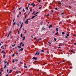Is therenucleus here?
<instances>
[{
    "label": "nucleus",
    "instance_id": "f257e3e1",
    "mask_svg": "<svg viewBox=\"0 0 76 76\" xmlns=\"http://www.w3.org/2000/svg\"><path fill=\"white\" fill-rule=\"evenodd\" d=\"M33 59H34V60H36L37 59V58L35 57H34L33 58Z\"/></svg>",
    "mask_w": 76,
    "mask_h": 76
},
{
    "label": "nucleus",
    "instance_id": "f03ea898",
    "mask_svg": "<svg viewBox=\"0 0 76 76\" xmlns=\"http://www.w3.org/2000/svg\"><path fill=\"white\" fill-rule=\"evenodd\" d=\"M39 9H41V8H42V6H41V5H39Z\"/></svg>",
    "mask_w": 76,
    "mask_h": 76
},
{
    "label": "nucleus",
    "instance_id": "7ed1b4c3",
    "mask_svg": "<svg viewBox=\"0 0 76 76\" xmlns=\"http://www.w3.org/2000/svg\"><path fill=\"white\" fill-rule=\"evenodd\" d=\"M37 16V15H36L35 16H33L31 18V19H33L35 16Z\"/></svg>",
    "mask_w": 76,
    "mask_h": 76
},
{
    "label": "nucleus",
    "instance_id": "20e7f679",
    "mask_svg": "<svg viewBox=\"0 0 76 76\" xmlns=\"http://www.w3.org/2000/svg\"><path fill=\"white\" fill-rule=\"evenodd\" d=\"M25 23L28 24V20H27L25 22Z\"/></svg>",
    "mask_w": 76,
    "mask_h": 76
},
{
    "label": "nucleus",
    "instance_id": "39448f33",
    "mask_svg": "<svg viewBox=\"0 0 76 76\" xmlns=\"http://www.w3.org/2000/svg\"><path fill=\"white\" fill-rule=\"evenodd\" d=\"M10 33H11V31H10V32L8 34V36H7V37H9V35H10Z\"/></svg>",
    "mask_w": 76,
    "mask_h": 76
},
{
    "label": "nucleus",
    "instance_id": "423d86ee",
    "mask_svg": "<svg viewBox=\"0 0 76 76\" xmlns=\"http://www.w3.org/2000/svg\"><path fill=\"white\" fill-rule=\"evenodd\" d=\"M52 26H53L51 24V25H50V26H49V28H52Z\"/></svg>",
    "mask_w": 76,
    "mask_h": 76
},
{
    "label": "nucleus",
    "instance_id": "0eeeda50",
    "mask_svg": "<svg viewBox=\"0 0 76 76\" xmlns=\"http://www.w3.org/2000/svg\"><path fill=\"white\" fill-rule=\"evenodd\" d=\"M42 30H44V29H45V27H43L42 28Z\"/></svg>",
    "mask_w": 76,
    "mask_h": 76
},
{
    "label": "nucleus",
    "instance_id": "6e6552de",
    "mask_svg": "<svg viewBox=\"0 0 76 76\" xmlns=\"http://www.w3.org/2000/svg\"><path fill=\"white\" fill-rule=\"evenodd\" d=\"M25 36H24L23 37V41H24V40H25Z\"/></svg>",
    "mask_w": 76,
    "mask_h": 76
},
{
    "label": "nucleus",
    "instance_id": "1a4fd4ad",
    "mask_svg": "<svg viewBox=\"0 0 76 76\" xmlns=\"http://www.w3.org/2000/svg\"><path fill=\"white\" fill-rule=\"evenodd\" d=\"M12 72V70H10V71H9L8 73H10Z\"/></svg>",
    "mask_w": 76,
    "mask_h": 76
},
{
    "label": "nucleus",
    "instance_id": "9d476101",
    "mask_svg": "<svg viewBox=\"0 0 76 76\" xmlns=\"http://www.w3.org/2000/svg\"><path fill=\"white\" fill-rule=\"evenodd\" d=\"M58 28H56V31L57 32H58Z\"/></svg>",
    "mask_w": 76,
    "mask_h": 76
},
{
    "label": "nucleus",
    "instance_id": "9b49d317",
    "mask_svg": "<svg viewBox=\"0 0 76 76\" xmlns=\"http://www.w3.org/2000/svg\"><path fill=\"white\" fill-rule=\"evenodd\" d=\"M4 50H3L1 52V53H3L4 54V53H5V52H4Z\"/></svg>",
    "mask_w": 76,
    "mask_h": 76
},
{
    "label": "nucleus",
    "instance_id": "f8f14e48",
    "mask_svg": "<svg viewBox=\"0 0 76 76\" xmlns=\"http://www.w3.org/2000/svg\"><path fill=\"white\" fill-rule=\"evenodd\" d=\"M20 64H23V62H20Z\"/></svg>",
    "mask_w": 76,
    "mask_h": 76
},
{
    "label": "nucleus",
    "instance_id": "ddd939ff",
    "mask_svg": "<svg viewBox=\"0 0 76 76\" xmlns=\"http://www.w3.org/2000/svg\"><path fill=\"white\" fill-rule=\"evenodd\" d=\"M24 34H26V30H25Z\"/></svg>",
    "mask_w": 76,
    "mask_h": 76
},
{
    "label": "nucleus",
    "instance_id": "4468645a",
    "mask_svg": "<svg viewBox=\"0 0 76 76\" xmlns=\"http://www.w3.org/2000/svg\"><path fill=\"white\" fill-rule=\"evenodd\" d=\"M37 54L38 55V52H37L35 54V55H37Z\"/></svg>",
    "mask_w": 76,
    "mask_h": 76
},
{
    "label": "nucleus",
    "instance_id": "2eb2a0df",
    "mask_svg": "<svg viewBox=\"0 0 76 76\" xmlns=\"http://www.w3.org/2000/svg\"><path fill=\"white\" fill-rule=\"evenodd\" d=\"M6 66H7V65H5L4 66V69H5V68H6Z\"/></svg>",
    "mask_w": 76,
    "mask_h": 76
},
{
    "label": "nucleus",
    "instance_id": "dca6fc26",
    "mask_svg": "<svg viewBox=\"0 0 76 76\" xmlns=\"http://www.w3.org/2000/svg\"><path fill=\"white\" fill-rule=\"evenodd\" d=\"M58 32H57V33H56L55 35H57V34H58Z\"/></svg>",
    "mask_w": 76,
    "mask_h": 76
},
{
    "label": "nucleus",
    "instance_id": "f3484780",
    "mask_svg": "<svg viewBox=\"0 0 76 76\" xmlns=\"http://www.w3.org/2000/svg\"><path fill=\"white\" fill-rule=\"evenodd\" d=\"M42 23H43V22H41L40 23V24L41 25H42Z\"/></svg>",
    "mask_w": 76,
    "mask_h": 76
},
{
    "label": "nucleus",
    "instance_id": "a211bd4d",
    "mask_svg": "<svg viewBox=\"0 0 76 76\" xmlns=\"http://www.w3.org/2000/svg\"><path fill=\"white\" fill-rule=\"evenodd\" d=\"M15 45H16L15 44H14V45H12V47H14V46H15Z\"/></svg>",
    "mask_w": 76,
    "mask_h": 76
},
{
    "label": "nucleus",
    "instance_id": "6ab92c4d",
    "mask_svg": "<svg viewBox=\"0 0 76 76\" xmlns=\"http://www.w3.org/2000/svg\"><path fill=\"white\" fill-rule=\"evenodd\" d=\"M42 38H40L38 39V41H39V40H41Z\"/></svg>",
    "mask_w": 76,
    "mask_h": 76
},
{
    "label": "nucleus",
    "instance_id": "aec40b11",
    "mask_svg": "<svg viewBox=\"0 0 76 76\" xmlns=\"http://www.w3.org/2000/svg\"><path fill=\"white\" fill-rule=\"evenodd\" d=\"M35 14V11H34V12H33V13H32V14L33 15H34Z\"/></svg>",
    "mask_w": 76,
    "mask_h": 76
},
{
    "label": "nucleus",
    "instance_id": "412c9836",
    "mask_svg": "<svg viewBox=\"0 0 76 76\" xmlns=\"http://www.w3.org/2000/svg\"><path fill=\"white\" fill-rule=\"evenodd\" d=\"M62 34H63V35H64L65 34V33L64 32H62Z\"/></svg>",
    "mask_w": 76,
    "mask_h": 76
},
{
    "label": "nucleus",
    "instance_id": "4be33fe9",
    "mask_svg": "<svg viewBox=\"0 0 76 76\" xmlns=\"http://www.w3.org/2000/svg\"><path fill=\"white\" fill-rule=\"evenodd\" d=\"M20 51H22V50H23V48H21L20 49Z\"/></svg>",
    "mask_w": 76,
    "mask_h": 76
},
{
    "label": "nucleus",
    "instance_id": "5701e85b",
    "mask_svg": "<svg viewBox=\"0 0 76 76\" xmlns=\"http://www.w3.org/2000/svg\"><path fill=\"white\" fill-rule=\"evenodd\" d=\"M18 48H21V47H20V46H18Z\"/></svg>",
    "mask_w": 76,
    "mask_h": 76
},
{
    "label": "nucleus",
    "instance_id": "b1692460",
    "mask_svg": "<svg viewBox=\"0 0 76 76\" xmlns=\"http://www.w3.org/2000/svg\"><path fill=\"white\" fill-rule=\"evenodd\" d=\"M20 26H21V27L20 28H20H22V25H21Z\"/></svg>",
    "mask_w": 76,
    "mask_h": 76
},
{
    "label": "nucleus",
    "instance_id": "393cba45",
    "mask_svg": "<svg viewBox=\"0 0 76 76\" xmlns=\"http://www.w3.org/2000/svg\"><path fill=\"white\" fill-rule=\"evenodd\" d=\"M15 56V54H13L12 55V57H14Z\"/></svg>",
    "mask_w": 76,
    "mask_h": 76
},
{
    "label": "nucleus",
    "instance_id": "a878e982",
    "mask_svg": "<svg viewBox=\"0 0 76 76\" xmlns=\"http://www.w3.org/2000/svg\"><path fill=\"white\" fill-rule=\"evenodd\" d=\"M15 24H16V23L15 22L14 23H13V25H15Z\"/></svg>",
    "mask_w": 76,
    "mask_h": 76
},
{
    "label": "nucleus",
    "instance_id": "bb28decb",
    "mask_svg": "<svg viewBox=\"0 0 76 76\" xmlns=\"http://www.w3.org/2000/svg\"><path fill=\"white\" fill-rule=\"evenodd\" d=\"M22 37V34H21L20 37Z\"/></svg>",
    "mask_w": 76,
    "mask_h": 76
},
{
    "label": "nucleus",
    "instance_id": "cd10ccee",
    "mask_svg": "<svg viewBox=\"0 0 76 76\" xmlns=\"http://www.w3.org/2000/svg\"><path fill=\"white\" fill-rule=\"evenodd\" d=\"M37 13H38V12H37L36 13H35L34 15H36L37 14Z\"/></svg>",
    "mask_w": 76,
    "mask_h": 76
},
{
    "label": "nucleus",
    "instance_id": "c85d7f7f",
    "mask_svg": "<svg viewBox=\"0 0 76 76\" xmlns=\"http://www.w3.org/2000/svg\"><path fill=\"white\" fill-rule=\"evenodd\" d=\"M41 52H42V53L44 52V50H41Z\"/></svg>",
    "mask_w": 76,
    "mask_h": 76
},
{
    "label": "nucleus",
    "instance_id": "c756f323",
    "mask_svg": "<svg viewBox=\"0 0 76 76\" xmlns=\"http://www.w3.org/2000/svg\"><path fill=\"white\" fill-rule=\"evenodd\" d=\"M24 67L25 68H27V66H25Z\"/></svg>",
    "mask_w": 76,
    "mask_h": 76
},
{
    "label": "nucleus",
    "instance_id": "7c9ffc66",
    "mask_svg": "<svg viewBox=\"0 0 76 76\" xmlns=\"http://www.w3.org/2000/svg\"><path fill=\"white\" fill-rule=\"evenodd\" d=\"M26 9L27 10H28V7H26Z\"/></svg>",
    "mask_w": 76,
    "mask_h": 76
},
{
    "label": "nucleus",
    "instance_id": "2f4dec72",
    "mask_svg": "<svg viewBox=\"0 0 76 76\" xmlns=\"http://www.w3.org/2000/svg\"><path fill=\"white\" fill-rule=\"evenodd\" d=\"M54 40L56 41V38H54Z\"/></svg>",
    "mask_w": 76,
    "mask_h": 76
},
{
    "label": "nucleus",
    "instance_id": "473e14b6",
    "mask_svg": "<svg viewBox=\"0 0 76 76\" xmlns=\"http://www.w3.org/2000/svg\"><path fill=\"white\" fill-rule=\"evenodd\" d=\"M30 12H32V10L31 9H30Z\"/></svg>",
    "mask_w": 76,
    "mask_h": 76
},
{
    "label": "nucleus",
    "instance_id": "72a5a7b5",
    "mask_svg": "<svg viewBox=\"0 0 76 76\" xmlns=\"http://www.w3.org/2000/svg\"><path fill=\"white\" fill-rule=\"evenodd\" d=\"M27 20H31V18H29Z\"/></svg>",
    "mask_w": 76,
    "mask_h": 76
},
{
    "label": "nucleus",
    "instance_id": "f704fd0d",
    "mask_svg": "<svg viewBox=\"0 0 76 76\" xmlns=\"http://www.w3.org/2000/svg\"><path fill=\"white\" fill-rule=\"evenodd\" d=\"M24 18H25H25H26V15H25Z\"/></svg>",
    "mask_w": 76,
    "mask_h": 76
},
{
    "label": "nucleus",
    "instance_id": "c9c22d12",
    "mask_svg": "<svg viewBox=\"0 0 76 76\" xmlns=\"http://www.w3.org/2000/svg\"><path fill=\"white\" fill-rule=\"evenodd\" d=\"M34 4V2L32 3L31 4V5H32Z\"/></svg>",
    "mask_w": 76,
    "mask_h": 76
},
{
    "label": "nucleus",
    "instance_id": "e433bc0d",
    "mask_svg": "<svg viewBox=\"0 0 76 76\" xmlns=\"http://www.w3.org/2000/svg\"><path fill=\"white\" fill-rule=\"evenodd\" d=\"M23 12H25V10H24V9H23Z\"/></svg>",
    "mask_w": 76,
    "mask_h": 76
},
{
    "label": "nucleus",
    "instance_id": "4c0bfd02",
    "mask_svg": "<svg viewBox=\"0 0 76 76\" xmlns=\"http://www.w3.org/2000/svg\"><path fill=\"white\" fill-rule=\"evenodd\" d=\"M35 5H36L35 4H34L33 6V7H35Z\"/></svg>",
    "mask_w": 76,
    "mask_h": 76
},
{
    "label": "nucleus",
    "instance_id": "58836bf2",
    "mask_svg": "<svg viewBox=\"0 0 76 76\" xmlns=\"http://www.w3.org/2000/svg\"><path fill=\"white\" fill-rule=\"evenodd\" d=\"M16 73H18V71H16Z\"/></svg>",
    "mask_w": 76,
    "mask_h": 76
},
{
    "label": "nucleus",
    "instance_id": "ea45409f",
    "mask_svg": "<svg viewBox=\"0 0 76 76\" xmlns=\"http://www.w3.org/2000/svg\"><path fill=\"white\" fill-rule=\"evenodd\" d=\"M66 35H67V36H69V34H66Z\"/></svg>",
    "mask_w": 76,
    "mask_h": 76
},
{
    "label": "nucleus",
    "instance_id": "a19ab883",
    "mask_svg": "<svg viewBox=\"0 0 76 76\" xmlns=\"http://www.w3.org/2000/svg\"><path fill=\"white\" fill-rule=\"evenodd\" d=\"M38 2L40 3V2H41V0H39V1H38Z\"/></svg>",
    "mask_w": 76,
    "mask_h": 76
},
{
    "label": "nucleus",
    "instance_id": "79ce46f5",
    "mask_svg": "<svg viewBox=\"0 0 76 76\" xmlns=\"http://www.w3.org/2000/svg\"><path fill=\"white\" fill-rule=\"evenodd\" d=\"M55 9H56V10H57V7Z\"/></svg>",
    "mask_w": 76,
    "mask_h": 76
},
{
    "label": "nucleus",
    "instance_id": "37998d69",
    "mask_svg": "<svg viewBox=\"0 0 76 76\" xmlns=\"http://www.w3.org/2000/svg\"><path fill=\"white\" fill-rule=\"evenodd\" d=\"M63 14H64V13L63 12L61 13V15H63Z\"/></svg>",
    "mask_w": 76,
    "mask_h": 76
},
{
    "label": "nucleus",
    "instance_id": "c03bdc74",
    "mask_svg": "<svg viewBox=\"0 0 76 76\" xmlns=\"http://www.w3.org/2000/svg\"><path fill=\"white\" fill-rule=\"evenodd\" d=\"M30 5V4H28V7H29V6Z\"/></svg>",
    "mask_w": 76,
    "mask_h": 76
},
{
    "label": "nucleus",
    "instance_id": "a18cd8bd",
    "mask_svg": "<svg viewBox=\"0 0 76 76\" xmlns=\"http://www.w3.org/2000/svg\"><path fill=\"white\" fill-rule=\"evenodd\" d=\"M20 44L22 45V44H23V42H21L20 43Z\"/></svg>",
    "mask_w": 76,
    "mask_h": 76
},
{
    "label": "nucleus",
    "instance_id": "49530a36",
    "mask_svg": "<svg viewBox=\"0 0 76 76\" xmlns=\"http://www.w3.org/2000/svg\"><path fill=\"white\" fill-rule=\"evenodd\" d=\"M58 48H61V47H58Z\"/></svg>",
    "mask_w": 76,
    "mask_h": 76
},
{
    "label": "nucleus",
    "instance_id": "de8ad7c7",
    "mask_svg": "<svg viewBox=\"0 0 76 76\" xmlns=\"http://www.w3.org/2000/svg\"><path fill=\"white\" fill-rule=\"evenodd\" d=\"M15 62V60H13V61H12V63H13L14 62Z\"/></svg>",
    "mask_w": 76,
    "mask_h": 76
},
{
    "label": "nucleus",
    "instance_id": "09e8293b",
    "mask_svg": "<svg viewBox=\"0 0 76 76\" xmlns=\"http://www.w3.org/2000/svg\"><path fill=\"white\" fill-rule=\"evenodd\" d=\"M58 4H61V2H60V3H58Z\"/></svg>",
    "mask_w": 76,
    "mask_h": 76
},
{
    "label": "nucleus",
    "instance_id": "8fccbe9b",
    "mask_svg": "<svg viewBox=\"0 0 76 76\" xmlns=\"http://www.w3.org/2000/svg\"><path fill=\"white\" fill-rule=\"evenodd\" d=\"M20 9H21V8H20L19 9V10H20Z\"/></svg>",
    "mask_w": 76,
    "mask_h": 76
},
{
    "label": "nucleus",
    "instance_id": "3c124183",
    "mask_svg": "<svg viewBox=\"0 0 76 76\" xmlns=\"http://www.w3.org/2000/svg\"><path fill=\"white\" fill-rule=\"evenodd\" d=\"M48 43H49L50 45H51V43L50 42H48Z\"/></svg>",
    "mask_w": 76,
    "mask_h": 76
},
{
    "label": "nucleus",
    "instance_id": "603ef678",
    "mask_svg": "<svg viewBox=\"0 0 76 76\" xmlns=\"http://www.w3.org/2000/svg\"><path fill=\"white\" fill-rule=\"evenodd\" d=\"M65 37L67 38H68V37H67V36H66Z\"/></svg>",
    "mask_w": 76,
    "mask_h": 76
},
{
    "label": "nucleus",
    "instance_id": "864d4df0",
    "mask_svg": "<svg viewBox=\"0 0 76 76\" xmlns=\"http://www.w3.org/2000/svg\"><path fill=\"white\" fill-rule=\"evenodd\" d=\"M26 12H25V13H24V15H25V14H26Z\"/></svg>",
    "mask_w": 76,
    "mask_h": 76
},
{
    "label": "nucleus",
    "instance_id": "5fc2aeb1",
    "mask_svg": "<svg viewBox=\"0 0 76 76\" xmlns=\"http://www.w3.org/2000/svg\"><path fill=\"white\" fill-rule=\"evenodd\" d=\"M46 63H44V65H45V64H46Z\"/></svg>",
    "mask_w": 76,
    "mask_h": 76
},
{
    "label": "nucleus",
    "instance_id": "6e6d98bb",
    "mask_svg": "<svg viewBox=\"0 0 76 76\" xmlns=\"http://www.w3.org/2000/svg\"><path fill=\"white\" fill-rule=\"evenodd\" d=\"M24 44H23V45H22V46H23H23H24Z\"/></svg>",
    "mask_w": 76,
    "mask_h": 76
},
{
    "label": "nucleus",
    "instance_id": "4d7b16f0",
    "mask_svg": "<svg viewBox=\"0 0 76 76\" xmlns=\"http://www.w3.org/2000/svg\"><path fill=\"white\" fill-rule=\"evenodd\" d=\"M14 21H15V19H13V22H14Z\"/></svg>",
    "mask_w": 76,
    "mask_h": 76
},
{
    "label": "nucleus",
    "instance_id": "13d9d810",
    "mask_svg": "<svg viewBox=\"0 0 76 76\" xmlns=\"http://www.w3.org/2000/svg\"><path fill=\"white\" fill-rule=\"evenodd\" d=\"M15 61H18V60L17 59L15 60Z\"/></svg>",
    "mask_w": 76,
    "mask_h": 76
},
{
    "label": "nucleus",
    "instance_id": "bf43d9fd",
    "mask_svg": "<svg viewBox=\"0 0 76 76\" xmlns=\"http://www.w3.org/2000/svg\"><path fill=\"white\" fill-rule=\"evenodd\" d=\"M37 39V38L36 37L34 38V39Z\"/></svg>",
    "mask_w": 76,
    "mask_h": 76
},
{
    "label": "nucleus",
    "instance_id": "052dcab7",
    "mask_svg": "<svg viewBox=\"0 0 76 76\" xmlns=\"http://www.w3.org/2000/svg\"><path fill=\"white\" fill-rule=\"evenodd\" d=\"M21 14V13L20 12H19V15H20Z\"/></svg>",
    "mask_w": 76,
    "mask_h": 76
},
{
    "label": "nucleus",
    "instance_id": "680f3d73",
    "mask_svg": "<svg viewBox=\"0 0 76 76\" xmlns=\"http://www.w3.org/2000/svg\"><path fill=\"white\" fill-rule=\"evenodd\" d=\"M8 71H9V70L7 69V72H8Z\"/></svg>",
    "mask_w": 76,
    "mask_h": 76
},
{
    "label": "nucleus",
    "instance_id": "e2e57ef3",
    "mask_svg": "<svg viewBox=\"0 0 76 76\" xmlns=\"http://www.w3.org/2000/svg\"><path fill=\"white\" fill-rule=\"evenodd\" d=\"M55 32V31H53V34H54V33Z\"/></svg>",
    "mask_w": 76,
    "mask_h": 76
},
{
    "label": "nucleus",
    "instance_id": "0e129e2a",
    "mask_svg": "<svg viewBox=\"0 0 76 76\" xmlns=\"http://www.w3.org/2000/svg\"><path fill=\"white\" fill-rule=\"evenodd\" d=\"M18 34H19V31H18Z\"/></svg>",
    "mask_w": 76,
    "mask_h": 76
},
{
    "label": "nucleus",
    "instance_id": "69168bd1",
    "mask_svg": "<svg viewBox=\"0 0 76 76\" xmlns=\"http://www.w3.org/2000/svg\"><path fill=\"white\" fill-rule=\"evenodd\" d=\"M74 36H76V34H74Z\"/></svg>",
    "mask_w": 76,
    "mask_h": 76
},
{
    "label": "nucleus",
    "instance_id": "338daca9",
    "mask_svg": "<svg viewBox=\"0 0 76 76\" xmlns=\"http://www.w3.org/2000/svg\"><path fill=\"white\" fill-rule=\"evenodd\" d=\"M47 16H49V14H48L47 15Z\"/></svg>",
    "mask_w": 76,
    "mask_h": 76
},
{
    "label": "nucleus",
    "instance_id": "774afa93",
    "mask_svg": "<svg viewBox=\"0 0 76 76\" xmlns=\"http://www.w3.org/2000/svg\"><path fill=\"white\" fill-rule=\"evenodd\" d=\"M75 45H76V43H74Z\"/></svg>",
    "mask_w": 76,
    "mask_h": 76
}]
</instances>
